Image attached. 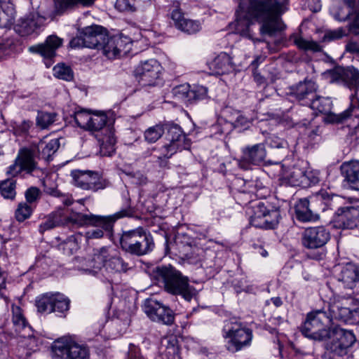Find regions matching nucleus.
Returning a JSON list of instances; mask_svg holds the SVG:
<instances>
[{"label":"nucleus","mask_w":359,"mask_h":359,"mask_svg":"<svg viewBox=\"0 0 359 359\" xmlns=\"http://www.w3.org/2000/svg\"><path fill=\"white\" fill-rule=\"evenodd\" d=\"M336 318L334 310L329 309V314L321 310L313 311L307 314L306 318L302 326L301 331L304 336L313 340H325L330 339L336 334V328L332 330L326 329L333 324Z\"/></svg>","instance_id":"nucleus-3"},{"label":"nucleus","mask_w":359,"mask_h":359,"mask_svg":"<svg viewBox=\"0 0 359 359\" xmlns=\"http://www.w3.org/2000/svg\"><path fill=\"white\" fill-rule=\"evenodd\" d=\"M0 192L4 198L13 199L15 196V182L13 180H6L0 184Z\"/></svg>","instance_id":"nucleus-49"},{"label":"nucleus","mask_w":359,"mask_h":359,"mask_svg":"<svg viewBox=\"0 0 359 359\" xmlns=\"http://www.w3.org/2000/svg\"><path fill=\"white\" fill-rule=\"evenodd\" d=\"M289 0H241L237 11L236 29L241 35L252 38L250 21L247 15L262 22L260 32L270 36L285 29L281 15L288 10Z\"/></svg>","instance_id":"nucleus-1"},{"label":"nucleus","mask_w":359,"mask_h":359,"mask_svg":"<svg viewBox=\"0 0 359 359\" xmlns=\"http://www.w3.org/2000/svg\"><path fill=\"white\" fill-rule=\"evenodd\" d=\"M201 29V25L198 21L187 18H186V20L182 22L181 27H179L178 28V29L189 34H195L198 32Z\"/></svg>","instance_id":"nucleus-53"},{"label":"nucleus","mask_w":359,"mask_h":359,"mask_svg":"<svg viewBox=\"0 0 359 359\" xmlns=\"http://www.w3.org/2000/svg\"><path fill=\"white\" fill-rule=\"evenodd\" d=\"M71 176L74 184L84 190L95 192L108 186V182L96 172L74 170L71 172Z\"/></svg>","instance_id":"nucleus-10"},{"label":"nucleus","mask_w":359,"mask_h":359,"mask_svg":"<svg viewBox=\"0 0 359 359\" xmlns=\"http://www.w3.org/2000/svg\"><path fill=\"white\" fill-rule=\"evenodd\" d=\"M167 140L168 142L161 148L160 154L155 155L159 160L170 158L178 150L188 149L190 147L189 141L177 125H172L169 127Z\"/></svg>","instance_id":"nucleus-8"},{"label":"nucleus","mask_w":359,"mask_h":359,"mask_svg":"<svg viewBox=\"0 0 359 359\" xmlns=\"http://www.w3.org/2000/svg\"><path fill=\"white\" fill-rule=\"evenodd\" d=\"M163 304L155 299H147L142 306L143 311L146 315L154 322H157L158 318V311L162 306Z\"/></svg>","instance_id":"nucleus-36"},{"label":"nucleus","mask_w":359,"mask_h":359,"mask_svg":"<svg viewBox=\"0 0 359 359\" xmlns=\"http://www.w3.org/2000/svg\"><path fill=\"white\" fill-rule=\"evenodd\" d=\"M335 196V194L333 193H328L326 191H321L316 196V199H321L324 201L325 205L326 206H329L330 202L332 201L333 198Z\"/></svg>","instance_id":"nucleus-63"},{"label":"nucleus","mask_w":359,"mask_h":359,"mask_svg":"<svg viewBox=\"0 0 359 359\" xmlns=\"http://www.w3.org/2000/svg\"><path fill=\"white\" fill-rule=\"evenodd\" d=\"M152 274L170 294L181 295L188 302L196 295L195 288L189 284V278L170 265L157 266L153 269Z\"/></svg>","instance_id":"nucleus-2"},{"label":"nucleus","mask_w":359,"mask_h":359,"mask_svg":"<svg viewBox=\"0 0 359 359\" xmlns=\"http://www.w3.org/2000/svg\"><path fill=\"white\" fill-rule=\"evenodd\" d=\"M160 352L165 359H179V346L177 337L166 336L161 341Z\"/></svg>","instance_id":"nucleus-24"},{"label":"nucleus","mask_w":359,"mask_h":359,"mask_svg":"<svg viewBox=\"0 0 359 359\" xmlns=\"http://www.w3.org/2000/svg\"><path fill=\"white\" fill-rule=\"evenodd\" d=\"M102 43L100 46V50L109 59L116 58L120 55L121 50L123 47L122 38L116 36L109 37L107 35V39Z\"/></svg>","instance_id":"nucleus-22"},{"label":"nucleus","mask_w":359,"mask_h":359,"mask_svg":"<svg viewBox=\"0 0 359 359\" xmlns=\"http://www.w3.org/2000/svg\"><path fill=\"white\" fill-rule=\"evenodd\" d=\"M339 280L344 284L345 287L352 290L355 283L359 281V264L351 262L346 264L341 269Z\"/></svg>","instance_id":"nucleus-21"},{"label":"nucleus","mask_w":359,"mask_h":359,"mask_svg":"<svg viewBox=\"0 0 359 359\" xmlns=\"http://www.w3.org/2000/svg\"><path fill=\"white\" fill-rule=\"evenodd\" d=\"M151 4L150 0H116V7L121 11H134Z\"/></svg>","instance_id":"nucleus-34"},{"label":"nucleus","mask_w":359,"mask_h":359,"mask_svg":"<svg viewBox=\"0 0 359 359\" xmlns=\"http://www.w3.org/2000/svg\"><path fill=\"white\" fill-rule=\"evenodd\" d=\"M35 152L34 150L23 148L19 151L13 164L11 165L7 170V174L15 177L22 171L31 173L37 168V163L35 161Z\"/></svg>","instance_id":"nucleus-13"},{"label":"nucleus","mask_w":359,"mask_h":359,"mask_svg":"<svg viewBox=\"0 0 359 359\" xmlns=\"http://www.w3.org/2000/svg\"><path fill=\"white\" fill-rule=\"evenodd\" d=\"M280 219V210L278 208L269 209L260 222L255 221V227L261 229H274Z\"/></svg>","instance_id":"nucleus-31"},{"label":"nucleus","mask_w":359,"mask_h":359,"mask_svg":"<svg viewBox=\"0 0 359 359\" xmlns=\"http://www.w3.org/2000/svg\"><path fill=\"white\" fill-rule=\"evenodd\" d=\"M348 8L347 17L351 20L348 25L349 32L359 35V0H344Z\"/></svg>","instance_id":"nucleus-27"},{"label":"nucleus","mask_w":359,"mask_h":359,"mask_svg":"<svg viewBox=\"0 0 359 359\" xmlns=\"http://www.w3.org/2000/svg\"><path fill=\"white\" fill-rule=\"evenodd\" d=\"M304 170L299 168H294L290 175V182L293 186L304 187L306 182L304 181Z\"/></svg>","instance_id":"nucleus-57"},{"label":"nucleus","mask_w":359,"mask_h":359,"mask_svg":"<svg viewBox=\"0 0 359 359\" xmlns=\"http://www.w3.org/2000/svg\"><path fill=\"white\" fill-rule=\"evenodd\" d=\"M55 114L40 111L36 116V125L44 129L55 121Z\"/></svg>","instance_id":"nucleus-51"},{"label":"nucleus","mask_w":359,"mask_h":359,"mask_svg":"<svg viewBox=\"0 0 359 359\" xmlns=\"http://www.w3.org/2000/svg\"><path fill=\"white\" fill-rule=\"evenodd\" d=\"M116 249L110 246H104L93 250L92 258L88 261V266L90 267V272L97 273L102 268L107 266L110 258L113 257Z\"/></svg>","instance_id":"nucleus-16"},{"label":"nucleus","mask_w":359,"mask_h":359,"mask_svg":"<svg viewBox=\"0 0 359 359\" xmlns=\"http://www.w3.org/2000/svg\"><path fill=\"white\" fill-rule=\"evenodd\" d=\"M341 306L338 307V320L345 323L355 324L359 321V309L356 307V301L348 294L347 298L341 297Z\"/></svg>","instance_id":"nucleus-15"},{"label":"nucleus","mask_w":359,"mask_h":359,"mask_svg":"<svg viewBox=\"0 0 359 359\" xmlns=\"http://www.w3.org/2000/svg\"><path fill=\"white\" fill-rule=\"evenodd\" d=\"M13 318L12 320L14 325L16 327V331L21 332L23 330H30V327L27 326V323L25 318L21 309L18 306H12Z\"/></svg>","instance_id":"nucleus-40"},{"label":"nucleus","mask_w":359,"mask_h":359,"mask_svg":"<svg viewBox=\"0 0 359 359\" xmlns=\"http://www.w3.org/2000/svg\"><path fill=\"white\" fill-rule=\"evenodd\" d=\"M294 43L299 48L304 50H311L313 52H319L321 50L320 46L313 40H307L302 37H298L295 39Z\"/></svg>","instance_id":"nucleus-50"},{"label":"nucleus","mask_w":359,"mask_h":359,"mask_svg":"<svg viewBox=\"0 0 359 359\" xmlns=\"http://www.w3.org/2000/svg\"><path fill=\"white\" fill-rule=\"evenodd\" d=\"M355 341V337L352 331L338 328V355L347 354Z\"/></svg>","instance_id":"nucleus-28"},{"label":"nucleus","mask_w":359,"mask_h":359,"mask_svg":"<svg viewBox=\"0 0 359 359\" xmlns=\"http://www.w3.org/2000/svg\"><path fill=\"white\" fill-rule=\"evenodd\" d=\"M339 80L348 88H355L359 81V74L353 67L338 66V81Z\"/></svg>","instance_id":"nucleus-30"},{"label":"nucleus","mask_w":359,"mask_h":359,"mask_svg":"<svg viewBox=\"0 0 359 359\" xmlns=\"http://www.w3.org/2000/svg\"><path fill=\"white\" fill-rule=\"evenodd\" d=\"M351 115H354L355 118L358 119L357 126H359V100L355 95H352L351 97L349 108L343 113L338 114V123L344 121Z\"/></svg>","instance_id":"nucleus-38"},{"label":"nucleus","mask_w":359,"mask_h":359,"mask_svg":"<svg viewBox=\"0 0 359 359\" xmlns=\"http://www.w3.org/2000/svg\"><path fill=\"white\" fill-rule=\"evenodd\" d=\"M344 182L352 189L359 190V161L344 162L340 166Z\"/></svg>","instance_id":"nucleus-18"},{"label":"nucleus","mask_w":359,"mask_h":359,"mask_svg":"<svg viewBox=\"0 0 359 359\" xmlns=\"http://www.w3.org/2000/svg\"><path fill=\"white\" fill-rule=\"evenodd\" d=\"M120 245L125 252L139 257L151 252L155 246L151 234L142 227L123 232Z\"/></svg>","instance_id":"nucleus-5"},{"label":"nucleus","mask_w":359,"mask_h":359,"mask_svg":"<svg viewBox=\"0 0 359 359\" xmlns=\"http://www.w3.org/2000/svg\"><path fill=\"white\" fill-rule=\"evenodd\" d=\"M41 22L42 19L39 15L30 14L20 20L15 30L21 36L29 35L40 27Z\"/></svg>","instance_id":"nucleus-23"},{"label":"nucleus","mask_w":359,"mask_h":359,"mask_svg":"<svg viewBox=\"0 0 359 359\" xmlns=\"http://www.w3.org/2000/svg\"><path fill=\"white\" fill-rule=\"evenodd\" d=\"M347 53L355 54L359 57V43L350 40L345 46Z\"/></svg>","instance_id":"nucleus-64"},{"label":"nucleus","mask_w":359,"mask_h":359,"mask_svg":"<svg viewBox=\"0 0 359 359\" xmlns=\"http://www.w3.org/2000/svg\"><path fill=\"white\" fill-rule=\"evenodd\" d=\"M53 293H46L36 299V306L40 313H51L54 311Z\"/></svg>","instance_id":"nucleus-37"},{"label":"nucleus","mask_w":359,"mask_h":359,"mask_svg":"<svg viewBox=\"0 0 359 359\" xmlns=\"http://www.w3.org/2000/svg\"><path fill=\"white\" fill-rule=\"evenodd\" d=\"M130 215V211L124 209L109 216H99L93 214H83L72 209L63 208L64 224L67 226L80 227L83 226H101L105 230L112 228L114 223L120 218Z\"/></svg>","instance_id":"nucleus-4"},{"label":"nucleus","mask_w":359,"mask_h":359,"mask_svg":"<svg viewBox=\"0 0 359 359\" xmlns=\"http://www.w3.org/2000/svg\"><path fill=\"white\" fill-rule=\"evenodd\" d=\"M32 212V209L29 205L26 203H20L15 210V218L19 222H23L30 217Z\"/></svg>","instance_id":"nucleus-56"},{"label":"nucleus","mask_w":359,"mask_h":359,"mask_svg":"<svg viewBox=\"0 0 359 359\" xmlns=\"http://www.w3.org/2000/svg\"><path fill=\"white\" fill-rule=\"evenodd\" d=\"M164 133V128L161 124H156L147 128L144 133V140L148 143H154L158 140Z\"/></svg>","instance_id":"nucleus-44"},{"label":"nucleus","mask_w":359,"mask_h":359,"mask_svg":"<svg viewBox=\"0 0 359 359\" xmlns=\"http://www.w3.org/2000/svg\"><path fill=\"white\" fill-rule=\"evenodd\" d=\"M269 204L262 201H257L251 203L247 208V213L250 217V224L255 227V222H260L265 214L268 212Z\"/></svg>","instance_id":"nucleus-29"},{"label":"nucleus","mask_w":359,"mask_h":359,"mask_svg":"<svg viewBox=\"0 0 359 359\" xmlns=\"http://www.w3.org/2000/svg\"><path fill=\"white\" fill-rule=\"evenodd\" d=\"M128 269V264L123 261V259L119 256L118 252L116 250L113 257L110 258L107 266V270H111L114 272H126Z\"/></svg>","instance_id":"nucleus-39"},{"label":"nucleus","mask_w":359,"mask_h":359,"mask_svg":"<svg viewBox=\"0 0 359 359\" xmlns=\"http://www.w3.org/2000/svg\"><path fill=\"white\" fill-rule=\"evenodd\" d=\"M210 68L217 74L229 73L233 69L231 57L226 53L219 54L210 63Z\"/></svg>","instance_id":"nucleus-26"},{"label":"nucleus","mask_w":359,"mask_h":359,"mask_svg":"<svg viewBox=\"0 0 359 359\" xmlns=\"http://www.w3.org/2000/svg\"><path fill=\"white\" fill-rule=\"evenodd\" d=\"M317 85L314 81L305 80L291 88V94L303 104H309L314 97Z\"/></svg>","instance_id":"nucleus-19"},{"label":"nucleus","mask_w":359,"mask_h":359,"mask_svg":"<svg viewBox=\"0 0 359 359\" xmlns=\"http://www.w3.org/2000/svg\"><path fill=\"white\" fill-rule=\"evenodd\" d=\"M330 238V233L325 227H309L302 233V243L306 248L317 249L324 246Z\"/></svg>","instance_id":"nucleus-14"},{"label":"nucleus","mask_w":359,"mask_h":359,"mask_svg":"<svg viewBox=\"0 0 359 359\" xmlns=\"http://www.w3.org/2000/svg\"><path fill=\"white\" fill-rule=\"evenodd\" d=\"M60 147L57 139L50 140L48 142H41L38 144L37 149L39 156L45 161L51 160L52 156L57 151Z\"/></svg>","instance_id":"nucleus-32"},{"label":"nucleus","mask_w":359,"mask_h":359,"mask_svg":"<svg viewBox=\"0 0 359 359\" xmlns=\"http://www.w3.org/2000/svg\"><path fill=\"white\" fill-rule=\"evenodd\" d=\"M349 205L341 206L338 208L339 227L343 229H353L359 222V208L353 205L351 199H348Z\"/></svg>","instance_id":"nucleus-17"},{"label":"nucleus","mask_w":359,"mask_h":359,"mask_svg":"<svg viewBox=\"0 0 359 359\" xmlns=\"http://www.w3.org/2000/svg\"><path fill=\"white\" fill-rule=\"evenodd\" d=\"M70 300L64 294L53 293V312L63 314L69 309Z\"/></svg>","instance_id":"nucleus-42"},{"label":"nucleus","mask_w":359,"mask_h":359,"mask_svg":"<svg viewBox=\"0 0 359 359\" xmlns=\"http://www.w3.org/2000/svg\"><path fill=\"white\" fill-rule=\"evenodd\" d=\"M191 87L187 83L177 86L172 89L173 95L186 104H191Z\"/></svg>","instance_id":"nucleus-41"},{"label":"nucleus","mask_w":359,"mask_h":359,"mask_svg":"<svg viewBox=\"0 0 359 359\" xmlns=\"http://www.w3.org/2000/svg\"><path fill=\"white\" fill-rule=\"evenodd\" d=\"M170 18L174 22L176 28L181 27L182 22L186 20L184 13L180 8L179 2L173 3L171 7Z\"/></svg>","instance_id":"nucleus-54"},{"label":"nucleus","mask_w":359,"mask_h":359,"mask_svg":"<svg viewBox=\"0 0 359 359\" xmlns=\"http://www.w3.org/2000/svg\"><path fill=\"white\" fill-rule=\"evenodd\" d=\"M44 187L46 193L55 197L61 198V201L65 206H69L73 203V198L71 196L62 194L56 188L48 187L46 182H44Z\"/></svg>","instance_id":"nucleus-52"},{"label":"nucleus","mask_w":359,"mask_h":359,"mask_svg":"<svg viewBox=\"0 0 359 359\" xmlns=\"http://www.w3.org/2000/svg\"><path fill=\"white\" fill-rule=\"evenodd\" d=\"M40 195V190L36 187H31L25 192V198L28 203H33L36 201Z\"/></svg>","instance_id":"nucleus-60"},{"label":"nucleus","mask_w":359,"mask_h":359,"mask_svg":"<svg viewBox=\"0 0 359 359\" xmlns=\"http://www.w3.org/2000/svg\"><path fill=\"white\" fill-rule=\"evenodd\" d=\"M304 177L306 184L304 187L316 184L319 182V172L317 170H304Z\"/></svg>","instance_id":"nucleus-59"},{"label":"nucleus","mask_w":359,"mask_h":359,"mask_svg":"<svg viewBox=\"0 0 359 359\" xmlns=\"http://www.w3.org/2000/svg\"><path fill=\"white\" fill-rule=\"evenodd\" d=\"M266 157V150L263 143L247 146L242 149L238 165L243 170H250L252 165H259L264 162Z\"/></svg>","instance_id":"nucleus-12"},{"label":"nucleus","mask_w":359,"mask_h":359,"mask_svg":"<svg viewBox=\"0 0 359 359\" xmlns=\"http://www.w3.org/2000/svg\"><path fill=\"white\" fill-rule=\"evenodd\" d=\"M107 117L104 113L91 114L88 130L98 131L102 129L107 123Z\"/></svg>","instance_id":"nucleus-45"},{"label":"nucleus","mask_w":359,"mask_h":359,"mask_svg":"<svg viewBox=\"0 0 359 359\" xmlns=\"http://www.w3.org/2000/svg\"><path fill=\"white\" fill-rule=\"evenodd\" d=\"M90 116L91 114L89 112L85 110H81L75 112L74 118L78 126L87 130L88 128H89Z\"/></svg>","instance_id":"nucleus-55"},{"label":"nucleus","mask_w":359,"mask_h":359,"mask_svg":"<svg viewBox=\"0 0 359 359\" xmlns=\"http://www.w3.org/2000/svg\"><path fill=\"white\" fill-rule=\"evenodd\" d=\"M208 90L203 86H196L191 89V104L207 97Z\"/></svg>","instance_id":"nucleus-58"},{"label":"nucleus","mask_w":359,"mask_h":359,"mask_svg":"<svg viewBox=\"0 0 359 359\" xmlns=\"http://www.w3.org/2000/svg\"><path fill=\"white\" fill-rule=\"evenodd\" d=\"M53 74L55 77L65 81H72L74 78V73L70 67L65 64H58L53 68Z\"/></svg>","instance_id":"nucleus-47"},{"label":"nucleus","mask_w":359,"mask_h":359,"mask_svg":"<svg viewBox=\"0 0 359 359\" xmlns=\"http://www.w3.org/2000/svg\"><path fill=\"white\" fill-rule=\"evenodd\" d=\"M325 352L324 353L325 359H335L337 357V346L334 344H327L325 346Z\"/></svg>","instance_id":"nucleus-62"},{"label":"nucleus","mask_w":359,"mask_h":359,"mask_svg":"<svg viewBox=\"0 0 359 359\" xmlns=\"http://www.w3.org/2000/svg\"><path fill=\"white\" fill-rule=\"evenodd\" d=\"M56 9L60 12H63L66 9L74 6L78 4L83 6H91L95 0H54Z\"/></svg>","instance_id":"nucleus-46"},{"label":"nucleus","mask_w":359,"mask_h":359,"mask_svg":"<svg viewBox=\"0 0 359 359\" xmlns=\"http://www.w3.org/2000/svg\"><path fill=\"white\" fill-rule=\"evenodd\" d=\"M158 317L160 318L157 323H161L166 325H171L175 320L173 311L168 306L162 305L158 311Z\"/></svg>","instance_id":"nucleus-48"},{"label":"nucleus","mask_w":359,"mask_h":359,"mask_svg":"<svg viewBox=\"0 0 359 359\" xmlns=\"http://www.w3.org/2000/svg\"><path fill=\"white\" fill-rule=\"evenodd\" d=\"M107 39V30L99 25H92L83 29L81 36L70 41L73 48L86 47L100 50V46Z\"/></svg>","instance_id":"nucleus-9"},{"label":"nucleus","mask_w":359,"mask_h":359,"mask_svg":"<svg viewBox=\"0 0 359 359\" xmlns=\"http://www.w3.org/2000/svg\"><path fill=\"white\" fill-rule=\"evenodd\" d=\"M162 67L154 59L141 62L135 70V76L141 86H155L160 79Z\"/></svg>","instance_id":"nucleus-11"},{"label":"nucleus","mask_w":359,"mask_h":359,"mask_svg":"<svg viewBox=\"0 0 359 359\" xmlns=\"http://www.w3.org/2000/svg\"><path fill=\"white\" fill-rule=\"evenodd\" d=\"M51 349L55 355L62 359H89L90 357L88 347L71 336H63L55 339Z\"/></svg>","instance_id":"nucleus-7"},{"label":"nucleus","mask_w":359,"mask_h":359,"mask_svg":"<svg viewBox=\"0 0 359 359\" xmlns=\"http://www.w3.org/2000/svg\"><path fill=\"white\" fill-rule=\"evenodd\" d=\"M60 226H65L63 208H58L56 210L48 215L45 217V220L39 225V231L41 233H43L46 231Z\"/></svg>","instance_id":"nucleus-25"},{"label":"nucleus","mask_w":359,"mask_h":359,"mask_svg":"<svg viewBox=\"0 0 359 359\" xmlns=\"http://www.w3.org/2000/svg\"><path fill=\"white\" fill-rule=\"evenodd\" d=\"M309 105L310 107L319 113L327 114L331 111L332 107V102L330 97H324L320 96H314Z\"/></svg>","instance_id":"nucleus-35"},{"label":"nucleus","mask_w":359,"mask_h":359,"mask_svg":"<svg viewBox=\"0 0 359 359\" xmlns=\"http://www.w3.org/2000/svg\"><path fill=\"white\" fill-rule=\"evenodd\" d=\"M267 192V188L259 181L245 182V188L241 191V194H255L260 197L264 196Z\"/></svg>","instance_id":"nucleus-43"},{"label":"nucleus","mask_w":359,"mask_h":359,"mask_svg":"<svg viewBox=\"0 0 359 359\" xmlns=\"http://www.w3.org/2000/svg\"><path fill=\"white\" fill-rule=\"evenodd\" d=\"M232 285L236 290V292H241L245 290V287L247 285V280L244 276H241L239 278H235L232 280Z\"/></svg>","instance_id":"nucleus-61"},{"label":"nucleus","mask_w":359,"mask_h":359,"mask_svg":"<svg viewBox=\"0 0 359 359\" xmlns=\"http://www.w3.org/2000/svg\"><path fill=\"white\" fill-rule=\"evenodd\" d=\"M223 332L224 337L229 339L227 349L231 352H238L243 348L249 346L251 344L252 330L243 326L240 322L236 320L226 321Z\"/></svg>","instance_id":"nucleus-6"},{"label":"nucleus","mask_w":359,"mask_h":359,"mask_svg":"<svg viewBox=\"0 0 359 359\" xmlns=\"http://www.w3.org/2000/svg\"><path fill=\"white\" fill-rule=\"evenodd\" d=\"M62 44V39L55 35L47 37L44 43L29 48L30 52L40 54L44 58H52L56 50Z\"/></svg>","instance_id":"nucleus-20"},{"label":"nucleus","mask_w":359,"mask_h":359,"mask_svg":"<svg viewBox=\"0 0 359 359\" xmlns=\"http://www.w3.org/2000/svg\"><path fill=\"white\" fill-rule=\"evenodd\" d=\"M297 219L302 222H309L313 219L314 215L309 208V201L307 198L300 199L295 205Z\"/></svg>","instance_id":"nucleus-33"}]
</instances>
